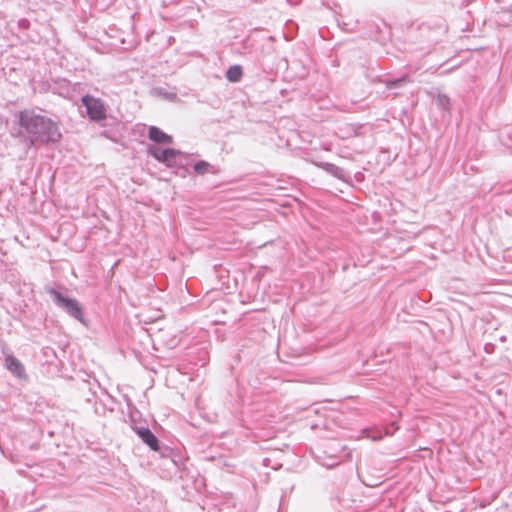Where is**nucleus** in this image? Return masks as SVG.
<instances>
[{"label":"nucleus","instance_id":"nucleus-1","mask_svg":"<svg viewBox=\"0 0 512 512\" xmlns=\"http://www.w3.org/2000/svg\"><path fill=\"white\" fill-rule=\"evenodd\" d=\"M18 119V136L29 148L57 143L62 137L57 122L33 109L21 111Z\"/></svg>","mask_w":512,"mask_h":512},{"label":"nucleus","instance_id":"nucleus-2","mask_svg":"<svg viewBox=\"0 0 512 512\" xmlns=\"http://www.w3.org/2000/svg\"><path fill=\"white\" fill-rule=\"evenodd\" d=\"M49 294L53 297L54 303L63 309L68 315L84 323L82 308L77 300L65 297L55 289H50Z\"/></svg>","mask_w":512,"mask_h":512},{"label":"nucleus","instance_id":"nucleus-3","mask_svg":"<svg viewBox=\"0 0 512 512\" xmlns=\"http://www.w3.org/2000/svg\"><path fill=\"white\" fill-rule=\"evenodd\" d=\"M81 102L92 121L100 122L107 118L106 105L100 98L87 94L81 98Z\"/></svg>","mask_w":512,"mask_h":512},{"label":"nucleus","instance_id":"nucleus-4","mask_svg":"<svg viewBox=\"0 0 512 512\" xmlns=\"http://www.w3.org/2000/svg\"><path fill=\"white\" fill-rule=\"evenodd\" d=\"M136 434L139 438L147 444L153 451L159 450V441L157 437L151 432V430L147 427H136Z\"/></svg>","mask_w":512,"mask_h":512},{"label":"nucleus","instance_id":"nucleus-5","mask_svg":"<svg viewBox=\"0 0 512 512\" xmlns=\"http://www.w3.org/2000/svg\"><path fill=\"white\" fill-rule=\"evenodd\" d=\"M5 367L14 376H16L20 379L26 378L25 368H24L23 364L13 355H11V354L6 355Z\"/></svg>","mask_w":512,"mask_h":512},{"label":"nucleus","instance_id":"nucleus-6","mask_svg":"<svg viewBox=\"0 0 512 512\" xmlns=\"http://www.w3.org/2000/svg\"><path fill=\"white\" fill-rule=\"evenodd\" d=\"M317 166L337 179L346 181V179L349 177L348 173L343 168H340L332 163L321 162L318 163Z\"/></svg>","mask_w":512,"mask_h":512},{"label":"nucleus","instance_id":"nucleus-7","mask_svg":"<svg viewBox=\"0 0 512 512\" xmlns=\"http://www.w3.org/2000/svg\"><path fill=\"white\" fill-rule=\"evenodd\" d=\"M148 137L155 143L170 144L172 143V137L164 133L161 129L156 126H151L148 130Z\"/></svg>","mask_w":512,"mask_h":512},{"label":"nucleus","instance_id":"nucleus-8","mask_svg":"<svg viewBox=\"0 0 512 512\" xmlns=\"http://www.w3.org/2000/svg\"><path fill=\"white\" fill-rule=\"evenodd\" d=\"M242 75L243 71L240 65L230 66L225 74L227 80L233 83L239 82L242 78Z\"/></svg>","mask_w":512,"mask_h":512},{"label":"nucleus","instance_id":"nucleus-9","mask_svg":"<svg viewBox=\"0 0 512 512\" xmlns=\"http://www.w3.org/2000/svg\"><path fill=\"white\" fill-rule=\"evenodd\" d=\"M167 151H170L171 153L167 154V157L163 159V163L168 167H176L178 165V158L182 153L173 148H167Z\"/></svg>","mask_w":512,"mask_h":512},{"label":"nucleus","instance_id":"nucleus-10","mask_svg":"<svg viewBox=\"0 0 512 512\" xmlns=\"http://www.w3.org/2000/svg\"><path fill=\"white\" fill-rule=\"evenodd\" d=\"M171 153L170 151H167L166 149H160L157 147H150L149 148V154L153 156L156 160L159 162H163V159L167 157V154Z\"/></svg>","mask_w":512,"mask_h":512},{"label":"nucleus","instance_id":"nucleus-11","mask_svg":"<svg viewBox=\"0 0 512 512\" xmlns=\"http://www.w3.org/2000/svg\"><path fill=\"white\" fill-rule=\"evenodd\" d=\"M409 78L407 75H404L400 78H397V79H393V80H387L386 81V87L388 89H395V88H398V87H401L403 86L405 83L409 82Z\"/></svg>","mask_w":512,"mask_h":512},{"label":"nucleus","instance_id":"nucleus-12","mask_svg":"<svg viewBox=\"0 0 512 512\" xmlns=\"http://www.w3.org/2000/svg\"><path fill=\"white\" fill-rule=\"evenodd\" d=\"M210 168H211L210 163H208L206 161H199L194 164V171L200 175H203V174L209 172Z\"/></svg>","mask_w":512,"mask_h":512},{"label":"nucleus","instance_id":"nucleus-13","mask_svg":"<svg viewBox=\"0 0 512 512\" xmlns=\"http://www.w3.org/2000/svg\"><path fill=\"white\" fill-rule=\"evenodd\" d=\"M155 92L169 101L177 100V95L175 93L163 92L162 89H156Z\"/></svg>","mask_w":512,"mask_h":512},{"label":"nucleus","instance_id":"nucleus-14","mask_svg":"<svg viewBox=\"0 0 512 512\" xmlns=\"http://www.w3.org/2000/svg\"><path fill=\"white\" fill-rule=\"evenodd\" d=\"M438 103L443 109L448 110L450 105V99L445 95H439Z\"/></svg>","mask_w":512,"mask_h":512},{"label":"nucleus","instance_id":"nucleus-15","mask_svg":"<svg viewBox=\"0 0 512 512\" xmlns=\"http://www.w3.org/2000/svg\"><path fill=\"white\" fill-rule=\"evenodd\" d=\"M289 2H292V0H288Z\"/></svg>","mask_w":512,"mask_h":512}]
</instances>
